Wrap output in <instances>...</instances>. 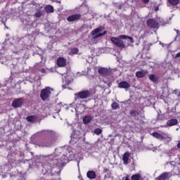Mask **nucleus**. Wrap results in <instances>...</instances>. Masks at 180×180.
I'll use <instances>...</instances> for the list:
<instances>
[{"label": "nucleus", "instance_id": "obj_1", "mask_svg": "<svg viewBox=\"0 0 180 180\" xmlns=\"http://www.w3.org/2000/svg\"><path fill=\"white\" fill-rule=\"evenodd\" d=\"M64 150L63 148H58L55 150L54 154L49 155V158L51 160V168H54L56 166L60 167L67 163V156L64 154Z\"/></svg>", "mask_w": 180, "mask_h": 180}, {"label": "nucleus", "instance_id": "obj_2", "mask_svg": "<svg viewBox=\"0 0 180 180\" xmlns=\"http://www.w3.org/2000/svg\"><path fill=\"white\" fill-rule=\"evenodd\" d=\"M53 89L51 87H46L42 89L40 94V98L42 101H49L50 99V96H51V92H53Z\"/></svg>", "mask_w": 180, "mask_h": 180}, {"label": "nucleus", "instance_id": "obj_3", "mask_svg": "<svg viewBox=\"0 0 180 180\" xmlns=\"http://www.w3.org/2000/svg\"><path fill=\"white\" fill-rule=\"evenodd\" d=\"M103 31V27H99L91 32V34L94 36L93 39H99V37H102V36H105L108 32L104 31L103 33L101 32Z\"/></svg>", "mask_w": 180, "mask_h": 180}, {"label": "nucleus", "instance_id": "obj_4", "mask_svg": "<svg viewBox=\"0 0 180 180\" xmlns=\"http://www.w3.org/2000/svg\"><path fill=\"white\" fill-rule=\"evenodd\" d=\"M110 40L113 44L117 46V47H119L120 49H126V44L122 39L112 37L110 38Z\"/></svg>", "mask_w": 180, "mask_h": 180}, {"label": "nucleus", "instance_id": "obj_5", "mask_svg": "<svg viewBox=\"0 0 180 180\" xmlns=\"http://www.w3.org/2000/svg\"><path fill=\"white\" fill-rule=\"evenodd\" d=\"M75 96H77V98H75V101L77 99H86V98H89L91 96V91L88 90L82 91L79 93L75 94Z\"/></svg>", "mask_w": 180, "mask_h": 180}, {"label": "nucleus", "instance_id": "obj_6", "mask_svg": "<svg viewBox=\"0 0 180 180\" xmlns=\"http://www.w3.org/2000/svg\"><path fill=\"white\" fill-rule=\"evenodd\" d=\"M54 143L55 141L53 140L49 139L37 142V146H38V147H51Z\"/></svg>", "mask_w": 180, "mask_h": 180}, {"label": "nucleus", "instance_id": "obj_7", "mask_svg": "<svg viewBox=\"0 0 180 180\" xmlns=\"http://www.w3.org/2000/svg\"><path fill=\"white\" fill-rule=\"evenodd\" d=\"M23 102H25L24 98H15L12 102V106H13V108H15V109H18V108H22V106L23 105Z\"/></svg>", "mask_w": 180, "mask_h": 180}, {"label": "nucleus", "instance_id": "obj_8", "mask_svg": "<svg viewBox=\"0 0 180 180\" xmlns=\"http://www.w3.org/2000/svg\"><path fill=\"white\" fill-rule=\"evenodd\" d=\"M146 23L148 27H150L151 29H158V27H160L158 22H157L155 19H148L146 21Z\"/></svg>", "mask_w": 180, "mask_h": 180}, {"label": "nucleus", "instance_id": "obj_9", "mask_svg": "<svg viewBox=\"0 0 180 180\" xmlns=\"http://www.w3.org/2000/svg\"><path fill=\"white\" fill-rule=\"evenodd\" d=\"M171 176H172L171 172H163L156 178V180H169Z\"/></svg>", "mask_w": 180, "mask_h": 180}, {"label": "nucleus", "instance_id": "obj_10", "mask_svg": "<svg viewBox=\"0 0 180 180\" xmlns=\"http://www.w3.org/2000/svg\"><path fill=\"white\" fill-rule=\"evenodd\" d=\"M81 14H74L67 18L68 22H78L81 19Z\"/></svg>", "mask_w": 180, "mask_h": 180}, {"label": "nucleus", "instance_id": "obj_11", "mask_svg": "<svg viewBox=\"0 0 180 180\" xmlns=\"http://www.w3.org/2000/svg\"><path fill=\"white\" fill-rule=\"evenodd\" d=\"M98 72L102 77H108V75L110 74V71H109V69L106 68H100Z\"/></svg>", "mask_w": 180, "mask_h": 180}, {"label": "nucleus", "instance_id": "obj_12", "mask_svg": "<svg viewBox=\"0 0 180 180\" xmlns=\"http://www.w3.org/2000/svg\"><path fill=\"white\" fill-rule=\"evenodd\" d=\"M56 64L58 67H65V65H67V59L60 57L57 59Z\"/></svg>", "mask_w": 180, "mask_h": 180}, {"label": "nucleus", "instance_id": "obj_13", "mask_svg": "<svg viewBox=\"0 0 180 180\" xmlns=\"http://www.w3.org/2000/svg\"><path fill=\"white\" fill-rule=\"evenodd\" d=\"M130 86L131 85L127 82L124 81H122L118 84V88L124 89L125 91H128Z\"/></svg>", "mask_w": 180, "mask_h": 180}, {"label": "nucleus", "instance_id": "obj_14", "mask_svg": "<svg viewBox=\"0 0 180 180\" xmlns=\"http://www.w3.org/2000/svg\"><path fill=\"white\" fill-rule=\"evenodd\" d=\"M130 157V153L129 152H126L123 157H122V160H123V164L124 165H127L129 164V158Z\"/></svg>", "mask_w": 180, "mask_h": 180}, {"label": "nucleus", "instance_id": "obj_15", "mask_svg": "<svg viewBox=\"0 0 180 180\" xmlns=\"http://www.w3.org/2000/svg\"><path fill=\"white\" fill-rule=\"evenodd\" d=\"M176 124H178V120L176 119H171L167 122V126H168L169 127H171L172 126H176Z\"/></svg>", "mask_w": 180, "mask_h": 180}, {"label": "nucleus", "instance_id": "obj_16", "mask_svg": "<svg viewBox=\"0 0 180 180\" xmlns=\"http://www.w3.org/2000/svg\"><path fill=\"white\" fill-rule=\"evenodd\" d=\"M86 176L89 179H95L96 178V173L94 171L89 170L86 173Z\"/></svg>", "mask_w": 180, "mask_h": 180}, {"label": "nucleus", "instance_id": "obj_17", "mask_svg": "<svg viewBox=\"0 0 180 180\" xmlns=\"http://www.w3.org/2000/svg\"><path fill=\"white\" fill-rule=\"evenodd\" d=\"M152 136H153V137H155V139H158V140H160L161 141H162V140H165V136L161 135L158 132H153L152 134Z\"/></svg>", "mask_w": 180, "mask_h": 180}, {"label": "nucleus", "instance_id": "obj_18", "mask_svg": "<svg viewBox=\"0 0 180 180\" xmlns=\"http://www.w3.org/2000/svg\"><path fill=\"white\" fill-rule=\"evenodd\" d=\"M41 9H43V8L41 7H39L37 8V12L34 14V16H35V18H41V16L43 15V11H41Z\"/></svg>", "mask_w": 180, "mask_h": 180}, {"label": "nucleus", "instance_id": "obj_19", "mask_svg": "<svg viewBox=\"0 0 180 180\" xmlns=\"http://www.w3.org/2000/svg\"><path fill=\"white\" fill-rule=\"evenodd\" d=\"M147 75V72L145 70L138 71L136 72V75L138 78H144Z\"/></svg>", "mask_w": 180, "mask_h": 180}, {"label": "nucleus", "instance_id": "obj_20", "mask_svg": "<svg viewBox=\"0 0 180 180\" xmlns=\"http://www.w3.org/2000/svg\"><path fill=\"white\" fill-rule=\"evenodd\" d=\"M148 78L150 81L153 82V84H157V82H158V77H157L155 75L151 74L148 76Z\"/></svg>", "mask_w": 180, "mask_h": 180}, {"label": "nucleus", "instance_id": "obj_21", "mask_svg": "<svg viewBox=\"0 0 180 180\" xmlns=\"http://www.w3.org/2000/svg\"><path fill=\"white\" fill-rule=\"evenodd\" d=\"M120 40H126V39H129L131 41V43H134V41L133 40V38L131 37H129L127 35H120L118 37Z\"/></svg>", "mask_w": 180, "mask_h": 180}, {"label": "nucleus", "instance_id": "obj_22", "mask_svg": "<svg viewBox=\"0 0 180 180\" xmlns=\"http://www.w3.org/2000/svg\"><path fill=\"white\" fill-rule=\"evenodd\" d=\"M92 120V117L91 115H86L83 117V123L84 124H88V123H90Z\"/></svg>", "mask_w": 180, "mask_h": 180}, {"label": "nucleus", "instance_id": "obj_23", "mask_svg": "<svg viewBox=\"0 0 180 180\" xmlns=\"http://www.w3.org/2000/svg\"><path fill=\"white\" fill-rule=\"evenodd\" d=\"M27 122H30V123H34L36 120H37V117L36 115H30L27 117Z\"/></svg>", "mask_w": 180, "mask_h": 180}, {"label": "nucleus", "instance_id": "obj_24", "mask_svg": "<svg viewBox=\"0 0 180 180\" xmlns=\"http://www.w3.org/2000/svg\"><path fill=\"white\" fill-rule=\"evenodd\" d=\"M45 12L47 13H53V12H54V8L52 6H46L45 7Z\"/></svg>", "mask_w": 180, "mask_h": 180}, {"label": "nucleus", "instance_id": "obj_25", "mask_svg": "<svg viewBox=\"0 0 180 180\" xmlns=\"http://www.w3.org/2000/svg\"><path fill=\"white\" fill-rule=\"evenodd\" d=\"M169 4H170V5H172V6H176V5H178V4H179V0H167Z\"/></svg>", "mask_w": 180, "mask_h": 180}, {"label": "nucleus", "instance_id": "obj_26", "mask_svg": "<svg viewBox=\"0 0 180 180\" xmlns=\"http://www.w3.org/2000/svg\"><path fill=\"white\" fill-rule=\"evenodd\" d=\"M78 51V48H72L70 49L69 54L70 56H74V54H77Z\"/></svg>", "mask_w": 180, "mask_h": 180}, {"label": "nucleus", "instance_id": "obj_27", "mask_svg": "<svg viewBox=\"0 0 180 180\" xmlns=\"http://www.w3.org/2000/svg\"><path fill=\"white\" fill-rule=\"evenodd\" d=\"M111 108L112 109H114V110H116L117 109H120V106H119V103H117V102H113L112 104H111Z\"/></svg>", "mask_w": 180, "mask_h": 180}, {"label": "nucleus", "instance_id": "obj_28", "mask_svg": "<svg viewBox=\"0 0 180 180\" xmlns=\"http://www.w3.org/2000/svg\"><path fill=\"white\" fill-rule=\"evenodd\" d=\"M41 133L43 134V136H51V134H53V131L49 130L41 131Z\"/></svg>", "mask_w": 180, "mask_h": 180}, {"label": "nucleus", "instance_id": "obj_29", "mask_svg": "<svg viewBox=\"0 0 180 180\" xmlns=\"http://www.w3.org/2000/svg\"><path fill=\"white\" fill-rule=\"evenodd\" d=\"M131 180H140V179H141V176L138 174H134L131 176Z\"/></svg>", "mask_w": 180, "mask_h": 180}, {"label": "nucleus", "instance_id": "obj_30", "mask_svg": "<svg viewBox=\"0 0 180 180\" xmlns=\"http://www.w3.org/2000/svg\"><path fill=\"white\" fill-rule=\"evenodd\" d=\"M103 82H105V84H108V86H109V88H110V86H112V80H109L108 82L106 80L105 78H104L103 79Z\"/></svg>", "mask_w": 180, "mask_h": 180}, {"label": "nucleus", "instance_id": "obj_31", "mask_svg": "<svg viewBox=\"0 0 180 180\" xmlns=\"http://www.w3.org/2000/svg\"><path fill=\"white\" fill-rule=\"evenodd\" d=\"M131 115L133 116L134 117H137V116H139V112L136 110H132L131 111Z\"/></svg>", "mask_w": 180, "mask_h": 180}, {"label": "nucleus", "instance_id": "obj_32", "mask_svg": "<svg viewBox=\"0 0 180 180\" xmlns=\"http://www.w3.org/2000/svg\"><path fill=\"white\" fill-rule=\"evenodd\" d=\"M94 133H95V134H97L98 136H99V134H101V133H102V129H101L99 128H96V129H94Z\"/></svg>", "mask_w": 180, "mask_h": 180}, {"label": "nucleus", "instance_id": "obj_33", "mask_svg": "<svg viewBox=\"0 0 180 180\" xmlns=\"http://www.w3.org/2000/svg\"><path fill=\"white\" fill-rule=\"evenodd\" d=\"M31 41H33L34 40V37L32 34H28L27 37Z\"/></svg>", "mask_w": 180, "mask_h": 180}, {"label": "nucleus", "instance_id": "obj_34", "mask_svg": "<svg viewBox=\"0 0 180 180\" xmlns=\"http://www.w3.org/2000/svg\"><path fill=\"white\" fill-rule=\"evenodd\" d=\"M159 20L160 22V25H165V23H167V22H165L162 18H159Z\"/></svg>", "mask_w": 180, "mask_h": 180}, {"label": "nucleus", "instance_id": "obj_35", "mask_svg": "<svg viewBox=\"0 0 180 180\" xmlns=\"http://www.w3.org/2000/svg\"><path fill=\"white\" fill-rule=\"evenodd\" d=\"M22 22L23 23H25V25H30V22L29 20H27V22H26V20H23Z\"/></svg>", "mask_w": 180, "mask_h": 180}, {"label": "nucleus", "instance_id": "obj_36", "mask_svg": "<svg viewBox=\"0 0 180 180\" xmlns=\"http://www.w3.org/2000/svg\"><path fill=\"white\" fill-rule=\"evenodd\" d=\"M143 4H148L150 2V0H142Z\"/></svg>", "mask_w": 180, "mask_h": 180}, {"label": "nucleus", "instance_id": "obj_37", "mask_svg": "<svg viewBox=\"0 0 180 180\" xmlns=\"http://www.w3.org/2000/svg\"><path fill=\"white\" fill-rule=\"evenodd\" d=\"M174 30H175V32H176L177 36H179V34H180L179 30H176V29H174Z\"/></svg>", "mask_w": 180, "mask_h": 180}, {"label": "nucleus", "instance_id": "obj_38", "mask_svg": "<svg viewBox=\"0 0 180 180\" xmlns=\"http://www.w3.org/2000/svg\"><path fill=\"white\" fill-rule=\"evenodd\" d=\"M158 120H164V118H162V115H160V116L158 117Z\"/></svg>", "mask_w": 180, "mask_h": 180}, {"label": "nucleus", "instance_id": "obj_39", "mask_svg": "<svg viewBox=\"0 0 180 180\" xmlns=\"http://www.w3.org/2000/svg\"><path fill=\"white\" fill-rule=\"evenodd\" d=\"M176 58H178L180 57V52H179L175 56Z\"/></svg>", "mask_w": 180, "mask_h": 180}, {"label": "nucleus", "instance_id": "obj_40", "mask_svg": "<svg viewBox=\"0 0 180 180\" xmlns=\"http://www.w3.org/2000/svg\"><path fill=\"white\" fill-rule=\"evenodd\" d=\"M41 72H42V74H44L46 72V70L41 69Z\"/></svg>", "mask_w": 180, "mask_h": 180}, {"label": "nucleus", "instance_id": "obj_41", "mask_svg": "<svg viewBox=\"0 0 180 180\" xmlns=\"http://www.w3.org/2000/svg\"><path fill=\"white\" fill-rule=\"evenodd\" d=\"M177 148H180V141H179V143L177 144Z\"/></svg>", "mask_w": 180, "mask_h": 180}, {"label": "nucleus", "instance_id": "obj_42", "mask_svg": "<svg viewBox=\"0 0 180 180\" xmlns=\"http://www.w3.org/2000/svg\"><path fill=\"white\" fill-rule=\"evenodd\" d=\"M118 9H122V4L118 6Z\"/></svg>", "mask_w": 180, "mask_h": 180}, {"label": "nucleus", "instance_id": "obj_43", "mask_svg": "<svg viewBox=\"0 0 180 180\" xmlns=\"http://www.w3.org/2000/svg\"><path fill=\"white\" fill-rule=\"evenodd\" d=\"M67 85H70V82L68 80L66 81Z\"/></svg>", "mask_w": 180, "mask_h": 180}, {"label": "nucleus", "instance_id": "obj_44", "mask_svg": "<svg viewBox=\"0 0 180 180\" xmlns=\"http://www.w3.org/2000/svg\"><path fill=\"white\" fill-rule=\"evenodd\" d=\"M63 88L64 89H67V86L63 85Z\"/></svg>", "mask_w": 180, "mask_h": 180}, {"label": "nucleus", "instance_id": "obj_45", "mask_svg": "<svg viewBox=\"0 0 180 180\" xmlns=\"http://www.w3.org/2000/svg\"><path fill=\"white\" fill-rule=\"evenodd\" d=\"M108 171H109V169H104V172H108Z\"/></svg>", "mask_w": 180, "mask_h": 180}, {"label": "nucleus", "instance_id": "obj_46", "mask_svg": "<svg viewBox=\"0 0 180 180\" xmlns=\"http://www.w3.org/2000/svg\"><path fill=\"white\" fill-rule=\"evenodd\" d=\"M155 11H158V7H155Z\"/></svg>", "mask_w": 180, "mask_h": 180}, {"label": "nucleus", "instance_id": "obj_47", "mask_svg": "<svg viewBox=\"0 0 180 180\" xmlns=\"http://www.w3.org/2000/svg\"><path fill=\"white\" fill-rule=\"evenodd\" d=\"M74 105H75V103H72V104L70 105V106L72 107V106H74Z\"/></svg>", "mask_w": 180, "mask_h": 180}, {"label": "nucleus", "instance_id": "obj_48", "mask_svg": "<svg viewBox=\"0 0 180 180\" xmlns=\"http://www.w3.org/2000/svg\"><path fill=\"white\" fill-rule=\"evenodd\" d=\"M168 140L169 141H171V138L169 137V138H168Z\"/></svg>", "mask_w": 180, "mask_h": 180}, {"label": "nucleus", "instance_id": "obj_49", "mask_svg": "<svg viewBox=\"0 0 180 180\" xmlns=\"http://www.w3.org/2000/svg\"><path fill=\"white\" fill-rule=\"evenodd\" d=\"M27 18H28L27 16V17H25L26 20H27Z\"/></svg>", "mask_w": 180, "mask_h": 180}, {"label": "nucleus", "instance_id": "obj_50", "mask_svg": "<svg viewBox=\"0 0 180 180\" xmlns=\"http://www.w3.org/2000/svg\"><path fill=\"white\" fill-rule=\"evenodd\" d=\"M178 96H180V94H179Z\"/></svg>", "mask_w": 180, "mask_h": 180}, {"label": "nucleus", "instance_id": "obj_51", "mask_svg": "<svg viewBox=\"0 0 180 180\" xmlns=\"http://www.w3.org/2000/svg\"><path fill=\"white\" fill-rule=\"evenodd\" d=\"M80 180H84L83 179H80Z\"/></svg>", "mask_w": 180, "mask_h": 180}]
</instances>
